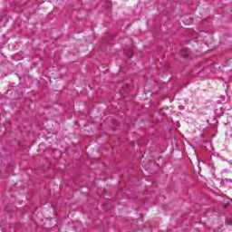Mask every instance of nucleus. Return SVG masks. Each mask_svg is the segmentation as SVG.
Segmentation results:
<instances>
[{"label": "nucleus", "mask_w": 232, "mask_h": 232, "mask_svg": "<svg viewBox=\"0 0 232 232\" xmlns=\"http://www.w3.org/2000/svg\"><path fill=\"white\" fill-rule=\"evenodd\" d=\"M181 55H182V57H188V55H189V51H188L186 49H182Z\"/></svg>", "instance_id": "obj_1"}, {"label": "nucleus", "mask_w": 232, "mask_h": 232, "mask_svg": "<svg viewBox=\"0 0 232 232\" xmlns=\"http://www.w3.org/2000/svg\"><path fill=\"white\" fill-rule=\"evenodd\" d=\"M132 56H133V53L131 51H130L128 53V57H130L131 59Z\"/></svg>", "instance_id": "obj_2"}, {"label": "nucleus", "mask_w": 232, "mask_h": 232, "mask_svg": "<svg viewBox=\"0 0 232 232\" xmlns=\"http://www.w3.org/2000/svg\"><path fill=\"white\" fill-rule=\"evenodd\" d=\"M227 224H228V226H231L232 221H231V220H229V219H227Z\"/></svg>", "instance_id": "obj_3"}, {"label": "nucleus", "mask_w": 232, "mask_h": 232, "mask_svg": "<svg viewBox=\"0 0 232 232\" xmlns=\"http://www.w3.org/2000/svg\"><path fill=\"white\" fill-rule=\"evenodd\" d=\"M227 206H229V203L225 204L224 208H227Z\"/></svg>", "instance_id": "obj_4"}]
</instances>
